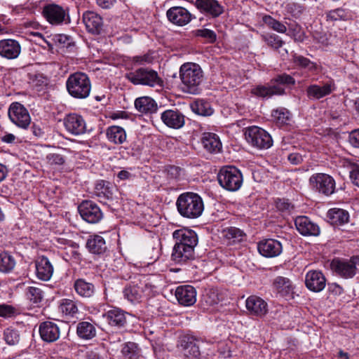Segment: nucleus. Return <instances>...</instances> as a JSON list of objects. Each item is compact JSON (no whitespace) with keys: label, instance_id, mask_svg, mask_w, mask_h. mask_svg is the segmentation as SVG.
Returning <instances> with one entry per match:
<instances>
[{"label":"nucleus","instance_id":"nucleus-51","mask_svg":"<svg viewBox=\"0 0 359 359\" xmlns=\"http://www.w3.org/2000/svg\"><path fill=\"white\" fill-rule=\"evenodd\" d=\"M4 339L9 345H15L18 343L20 336L17 330L11 328H7L4 333Z\"/></svg>","mask_w":359,"mask_h":359},{"label":"nucleus","instance_id":"nucleus-11","mask_svg":"<svg viewBox=\"0 0 359 359\" xmlns=\"http://www.w3.org/2000/svg\"><path fill=\"white\" fill-rule=\"evenodd\" d=\"M78 210L82 219L90 224H96L103 217L100 207L90 201H83L79 205Z\"/></svg>","mask_w":359,"mask_h":359},{"label":"nucleus","instance_id":"nucleus-24","mask_svg":"<svg viewBox=\"0 0 359 359\" xmlns=\"http://www.w3.org/2000/svg\"><path fill=\"white\" fill-rule=\"evenodd\" d=\"M168 20L174 25L184 26L191 20V13L182 7H172L166 13Z\"/></svg>","mask_w":359,"mask_h":359},{"label":"nucleus","instance_id":"nucleus-23","mask_svg":"<svg viewBox=\"0 0 359 359\" xmlns=\"http://www.w3.org/2000/svg\"><path fill=\"white\" fill-rule=\"evenodd\" d=\"M297 231L303 236H316L320 234L319 226L313 222L308 217L299 216L294 220Z\"/></svg>","mask_w":359,"mask_h":359},{"label":"nucleus","instance_id":"nucleus-28","mask_svg":"<svg viewBox=\"0 0 359 359\" xmlns=\"http://www.w3.org/2000/svg\"><path fill=\"white\" fill-rule=\"evenodd\" d=\"M109 325L111 326L121 327L127 322L126 313L118 308H113L103 314Z\"/></svg>","mask_w":359,"mask_h":359},{"label":"nucleus","instance_id":"nucleus-15","mask_svg":"<svg viewBox=\"0 0 359 359\" xmlns=\"http://www.w3.org/2000/svg\"><path fill=\"white\" fill-rule=\"evenodd\" d=\"M245 307L250 316L258 318L264 317L268 313V304L261 297L252 295L245 301Z\"/></svg>","mask_w":359,"mask_h":359},{"label":"nucleus","instance_id":"nucleus-49","mask_svg":"<svg viewBox=\"0 0 359 359\" xmlns=\"http://www.w3.org/2000/svg\"><path fill=\"white\" fill-rule=\"evenodd\" d=\"M263 21L267 26L278 32L285 33L287 30L286 27L283 23L273 19L270 15L264 16Z\"/></svg>","mask_w":359,"mask_h":359},{"label":"nucleus","instance_id":"nucleus-30","mask_svg":"<svg viewBox=\"0 0 359 359\" xmlns=\"http://www.w3.org/2000/svg\"><path fill=\"white\" fill-rule=\"evenodd\" d=\"M201 142L204 149L210 153H218L222 149V142L215 133H204Z\"/></svg>","mask_w":359,"mask_h":359},{"label":"nucleus","instance_id":"nucleus-36","mask_svg":"<svg viewBox=\"0 0 359 359\" xmlns=\"http://www.w3.org/2000/svg\"><path fill=\"white\" fill-rule=\"evenodd\" d=\"M327 217L334 225H342L348 222L349 214L343 209L332 208L327 212Z\"/></svg>","mask_w":359,"mask_h":359},{"label":"nucleus","instance_id":"nucleus-63","mask_svg":"<svg viewBox=\"0 0 359 359\" xmlns=\"http://www.w3.org/2000/svg\"><path fill=\"white\" fill-rule=\"evenodd\" d=\"M97 4L102 8H109L114 3L115 0H95Z\"/></svg>","mask_w":359,"mask_h":359},{"label":"nucleus","instance_id":"nucleus-6","mask_svg":"<svg viewBox=\"0 0 359 359\" xmlns=\"http://www.w3.org/2000/svg\"><path fill=\"white\" fill-rule=\"evenodd\" d=\"M217 180L224 189L229 191H238L243 184V175L234 166H225L220 169Z\"/></svg>","mask_w":359,"mask_h":359},{"label":"nucleus","instance_id":"nucleus-54","mask_svg":"<svg viewBox=\"0 0 359 359\" xmlns=\"http://www.w3.org/2000/svg\"><path fill=\"white\" fill-rule=\"evenodd\" d=\"M46 159L50 165H63L65 162V157L59 154L50 153L46 155Z\"/></svg>","mask_w":359,"mask_h":359},{"label":"nucleus","instance_id":"nucleus-31","mask_svg":"<svg viewBox=\"0 0 359 359\" xmlns=\"http://www.w3.org/2000/svg\"><path fill=\"white\" fill-rule=\"evenodd\" d=\"M196 7L212 17H217L223 12V8L216 0H196Z\"/></svg>","mask_w":359,"mask_h":359},{"label":"nucleus","instance_id":"nucleus-59","mask_svg":"<svg viewBox=\"0 0 359 359\" xmlns=\"http://www.w3.org/2000/svg\"><path fill=\"white\" fill-rule=\"evenodd\" d=\"M350 177L353 183L359 187V165L353 167L350 172Z\"/></svg>","mask_w":359,"mask_h":359},{"label":"nucleus","instance_id":"nucleus-35","mask_svg":"<svg viewBox=\"0 0 359 359\" xmlns=\"http://www.w3.org/2000/svg\"><path fill=\"white\" fill-rule=\"evenodd\" d=\"M96 333L95 326L90 322L82 321L76 325V334L82 339H92L96 336Z\"/></svg>","mask_w":359,"mask_h":359},{"label":"nucleus","instance_id":"nucleus-57","mask_svg":"<svg viewBox=\"0 0 359 359\" xmlns=\"http://www.w3.org/2000/svg\"><path fill=\"white\" fill-rule=\"evenodd\" d=\"M276 208L281 211H290L293 208L292 205L285 199H278L276 201Z\"/></svg>","mask_w":359,"mask_h":359},{"label":"nucleus","instance_id":"nucleus-3","mask_svg":"<svg viewBox=\"0 0 359 359\" xmlns=\"http://www.w3.org/2000/svg\"><path fill=\"white\" fill-rule=\"evenodd\" d=\"M180 76L184 85V91L191 94L198 93V86L203 80V71L198 65L191 62L182 65Z\"/></svg>","mask_w":359,"mask_h":359},{"label":"nucleus","instance_id":"nucleus-29","mask_svg":"<svg viewBox=\"0 0 359 359\" xmlns=\"http://www.w3.org/2000/svg\"><path fill=\"white\" fill-rule=\"evenodd\" d=\"M114 186L104 180L97 181L95 185L94 194L101 203H107L113 198Z\"/></svg>","mask_w":359,"mask_h":359},{"label":"nucleus","instance_id":"nucleus-61","mask_svg":"<svg viewBox=\"0 0 359 359\" xmlns=\"http://www.w3.org/2000/svg\"><path fill=\"white\" fill-rule=\"evenodd\" d=\"M34 81L36 82V85L46 86L48 84V79L43 74H37L35 76Z\"/></svg>","mask_w":359,"mask_h":359},{"label":"nucleus","instance_id":"nucleus-40","mask_svg":"<svg viewBox=\"0 0 359 359\" xmlns=\"http://www.w3.org/2000/svg\"><path fill=\"white\" fill-rule=\"evenodd\" d=\"M273 285L282 296H287L292 293L293 287L287 278L278 276L274 279Z\"/></svg>","mask_w":359,"mask_h":359},{"label":"nucleus","instance_id":"nucleus-48","mask_svg":"<svg viewBox=\"0 0 359 359\" xmlns=\"http://www.w3.org/2000/svg\"><path fill=\"white\" fill-rule=\"evenodd\" d=\"M27 298L35 304L40 303L43 298V291L36 287H29L27 292Z\"/></svg>","mask_w":359,"mask_h":359},{"label":"nucleus","instance_id":"nucleus-52","mask_svg":"<svg viewBox=\"0 0 359 359\" xmlns=\"http://www.w3.org/2000/svg\"><path fill=\"white\" fill-rule=\"evenodd\" d=\"M196 36H200L205 39L209 43H213L217 39V36L215 32L208 29H196L194 32Z\"/></svg>","mask_w":359,"mask_h":359},{"label":"nucleus","instance_id":"nucleus-13","mask_svg":"<svg viewBox=\"0 0 359 359\" xmlns=\"http://www.w3.org/2000/svg\"><path fill=\"white\" fill-rule=\"evenodd\" d=\"M43 16L52 25H60L63 22L66 16L65 9L55 4H48L43 7Z\"/></svg>","mask_w":359,"mask_h":359},{"label":"nucleus","instance_id":"nucleus-21","mask_svg":"<svg viewBox=\"0 0 359 359\" xmlns=\"http://www.w3.org/2000/svg\"><path fill=\"white\" fill-rule=\"evenodd\" d=\"M21 53L20 43L14 39H2L0 41V56L7 60L18 57Z\"/></svg>","mask_w":359,"mask_h":359},{"label":"nucleus","instance_id":"nucleus-46","mask_svg":"<svg viewBox=\"0 0 359 359\" xmlns=\"http://www.w3.org/2000/svg\"><path fill=\"white\" fill-rule=\"evenodd\" d=\"M351 17L350 12L344 8L332 10L327 13V20L331 21L347 20Z\"/></svg>","mask_w":359,"mask_h":359},{"label":"nucleus","instance_id":"nucleus-16","mask_svg":"<svg viewBox=\"0 0 359 359\" xmlns=\"http://www.w3.org/2000/svg\"><path fill=\"white\" fill-rule=\"evenodd\" d=\"M355 265L353 258L349 261L334 259L330 264L332 271L345 278H352L355 274Z\"/></svg>","mask_w":359,"mask_h":359},{"label":"nucleus","instance_id":"nucleus-64","mask_svg":"<svg viewBox=\"0 0 359 359\" xmlns=\"http://www.w3.org/2000/svg\"><path fill=\"white\" fill-rule=\"evenodd\" d=\"M330 290L334 293L335 294H341L343 292V289L341 287L338 285L336 283L331 284L329 286Z\"/></svg>","mask_w":359,"mask_h":359},{"label":"nucleus","instance_id":"nucleus-60","mask_svg":"<svg viewBox=\"0 0 359 359\" xmlns=\"http://www.w3.org/2000/svg\"><path fill=\"white\" fill-rule=\"evenodd\" d=\"M287 159L291 163L294 165H298L303 161L302 156L297 153H292L289 154Z\"/></svg>","mask_w":359,"mask_h":359},{"label":"nucleus","instance_id":"nucleus-39","mask_svg":"<svg viewBox=\"0 0 359 359\" xmlns=\"http://www.w3.org/2000/svg\"><path fill=\"white\" fill-rule=\"evenodd\" d=\"M59 310L67 318L74 317L79 313L77 302L69 299L60 301Z\"/></svg>","mask_w":359,"mask_h":359},{"label":"nucleus","instance_id":"nucleus-8","mask_svg":"<svg viewBox=\"0 0 359 359\" xmlns=\"http://www.w3.org/2000/svg\"><path fill=\"white\" fill-rule=\"evenodd\" d=\"M8 114L16 126L27 129L31 123V116L27 109L21 103L15 102L10 104Z\"/></svg>","mask_w":359,"mask_h":359},{"label":"nucleus","instance_id":"nucleus-56","mask_svg":"<svg viewBox=\"0 0 359 359\" xmlns=\"http://www.w3.org/2000/svg\"><path fill=\"white\" fill-rule=\"evenodd\" d=\"M274 81L276 83H278L280 84H283V85H291V84H294L295 82L294 78H292L291 76L286 74H283L277 76L274 79Z\"/></svg>","mask_w":359,"mask_h":359},{"label":"nucleus","instance_id":"nucleus-41","mask_svg":"<svg viewBox=\"0 0 359 359\" xmlns=\"http://www.w3.org/2000/svg\"><path fill=\"white\" fill-rule=\"evenodd\" d=\"M271 116L277 125L282 126L288 124L291 114L287 109L280 107L273 110Z\"/></svg>","mask_w":359,"mask_h":359},{"label":"nucleus","instance_id":"nucleus-38","mask_svg":"<svg viewBox=\"0 0 359 359\" xmlns=\"http://www.w3.org/2000/svg\"><path fill=\"white\" fill-rule=\"evenodd\" d=\"M107 137L110 142L114 144H122L126 140V133L123 128L112 126L107 129Z\"/></svg>","mask_w":359,"mask_h":359},{"label":"nucleus","instance_id":"nucleus-27","mask_svg":"<svg viewBox=\"0 0 359 359\" xmlns=\"http://www.w3.org/2000/svg\"><path fill=\"white\" fill-rule=\"evenodd\" d=\"M201 341L193 337L185 336L180 341V346L184 351V355L187 357L198 358L201 355Z\"/></svg>","mask_w":359,"mask_h":359},{"label":"nucleus","instance_id":"nucleus-33","mask_svg":"<svg viewBox=\"0 0 359 359\" xmlns=\"http://www.w3.org/2000/svg\"><path fill=\"white\" fill-rule=\"evenodd\" d=\"M74 288L76 294L83 298L91 297L95 291L94 285L86 281L83 278H79L74 281Z\"/></svg>","mask_w":359,"mask_h":359},{"label":"nucleus","instance_id":"nucleus-53","mask_svg":"<svg viewBox=\"0 0 359 359\" xmlns=\"http://www.w3.org/2000/svg\"><path fill=\"white\" fill-rule=\"evenodd\" d=\"M293 61L296 65L303 68H307L309 70H313L316 69V65L309 59L304 56L294 55Z\"/></svg>","mask_w":359,"mask_h":359},{"label":"nucleus","instance_id":"nucleus-58","mask_svg":"<svg viewBox=\"0 0 359 359\" xmlns=\"http://www.w3.org/2000/svg\"><path fill=\"white\" fill-rule=\"evenodd\" d=\"M348 141L353 147L359 148V129L354 130L350 133Z\"/></svg>","mask_w":359,"mask_h":359},{"label":"nucleus","instance_id":"nucleus-20","mask_svg":"<svg viewBox=\"0 0 359 359\" xmlns=\"http://www.w3.org/2000/svg\"><path fill=\"white\" fill-rule=\"evenodd\" d=\"M259 252L266 257H275L278 256L283 250L282 244L275 239H264L257 245Z\"/></svg>","mask_w":359,"mask_h":359},{"label":"nucleus","instance_id":"nucleus-19","mask_svg":"<svg viewBox=\"0 0 359 359\" xmlns=\"http://www.w3.org/2000/svg\"><path fill=\"white\" fill-rule=\"evenodd\" d=\"M161 118L166 126L173 129H180L185 123L184 114L177 109L164 111L161 115Z\"/></svg>","mask_w":359,"mask_h":359},{"label":"nucleus","instance_id":"nucleus-47","mask_svg":"<svg viewBox=\"0 0 359 359\" xmlns=\"http://www.w3.org/2000/svg\"><path fill=\"white\" fill-rule=\"evenodd\" d=\"M192 111L201 116H210L213 113V109L209 104L202 100L197 101L191 105Z\"/></svg>","mask_w":359,"mask_h":359},{"label":"nucleus","instance_id":"nucleus-50","mask_svg":"<svg viewBox=\"0 0 359 359\" xmlns=\"http://www.w3.org/2000/svg\"><path fill=\"white\" fill-rule=\"evenodd\" d=\"M264 41L271 47L278 49L282 47L284 42L276 34H265L262 36Z\"/></svg>","mask_w":359,"mask_h":359},{"label":"nucleus","instance_id":"nucleus-7","mask_svg":"<svg viewBox=\"0 0 359 359\" xmlns=\"http://www.w3.org/2000/svg\"><path fill=\"white\" fill-rule=\"evenodd\" d=\"M246 141L252 147L259 149H266L273 144L271 136L265 130L258 126H250L245 129Z\"/></svg>","mask_w":359,"mask_h":359},{"label":"nucleus","instance_id":"nucleus-42","mask_svg":"<svg viewBox=\"0 0 359 359\" xmlns=\"http://www.w3.org/2000/svg\"><path fill=\"white\" fill-rule=\"evenodd\" d=\"M121 354L123 359H139L137 346L134 342H126L122 345Z\"/></svg>","mask_w":359,"mask_h":359},{"label":"nucleus","instance_id":"nucleus-62","mask_svg":"<svg viewBox=\"0 0 359 359\" xmlns=\"http://www.w3.org/2000/svg\"><path fill=\"white\" fill-rule=\"evenodd\" d=\"M133 61L140 64L149 63L151 62V57L149 55L135 56L133 57Z\"/></svg>","mask_w":359,"mask_h":359},{"label":"nucleus","instance_id":"nucleus-55","mask_svg":"<svg viewBox=\"0 0 359 359\" xmlns=\"http://www.w3.org/2000/svg\"><path fill=\"white\" fill-rule=\"evenodd\" d=\"M16 310L14 307L7 304H0V316L10 318L15 314Z\"/></svg>","mask_w":359,"mask_h":359},{"label":"nucleus","instance_id":"nucleus-22","mask_svg":"<svg viewBox=\"0 0 359 359\" xmlns=\"http://www.w3.org/2000/svg\"><path fill=\"white\" fill-rule=\"evenodd\" d=\"M306 287L314 292L322 291L326 285V278L320 271H309L305 277Z\"/></svg>","mask_w":359,"mask_h":359},{"label":"nucleus","instance_id":"nucleus-18","mask_svg":"<svg viewBox=\"0 0 359 359\" xmlns=\"http://www.w3.org/2000/svg\"><path fill=\"white\" fill-rule=\"evenodd\" d=\"M66 130L75 135L83 134L86 130V122L83 117L76 114H70L64 118Z\"/></svg>","mask_w":359,"mask_h":359},{"label":"nucleus","instance_id":"nucleus-26","mask_svg":"<svg viewBox=\"0 0 359 359\" xmlns=\"http://www.w3.org/2000/svg\"><path fill=\"white\" fill-rule=\"evenodd\" d=\"M36 276L39 279L48 281L53 273V266L49 259L44 256L39 257L35 262Z\"/></svg>","mask_w":359,"mask_h":359},{"label":"nucleus","instance_id":"nucleus-4","mask_svg":"<svg viewBox=\"0 0 359 359\" xmlns=\"http://www.w3.org/2000/svg\"><path fill=\"white\" fill-rule=\"evenodd\" d=\"M69 94L77 99H85L90 95L91 83L85 73L77 72L69 76L66 81Z\"/></svg>","mask_w":359,"mask_h":359},{"label":"nucleus","instance_id":"nucleus-10","mask_svg":"<svg viewBox=\"0 0 359 359\" xmlns=\"http://www.w3.org/2000/svg\"><path fill=\"white\" fill-rule=\"evenodd\" d=\"M309 184L313 189L325 196H330L334 193L335 182L334 179L324 173H316L309 178Z\"/></svg>","mask_w":359,"mask_h":359},{"label":"nucleus","instance_id":"nucleus-25","mask_svg":"<svg viewBox=\"0 0 359 359\" xmlns=\"http://www.w3.org/2000/svg\"><path fill=\"white\" fill-rule=\"evenodd\" d=\"M39 334L44 341L53 342L59 339L60 331L56 323L45 321L39 325Z\"/></svg>","mask_w":359,"mask_h":359},{"label":"nucleus","instance_id":"nucleus-5","mask_svg":"<svg viewBox=\"0 0 359 359\" xmlns=\"http://www.w3.org/2000/svg\"><path fill=\"white\" fill-rule=\"evenodd\" d=\"M128 79L134 85H143L154 87L163 85L162 79L158 76V73L150 68H138L133 72L126 74Z\"/></svg>","mask_w":359,"mask_h":359},{"label":"nucleus","instance_id":"nucleus-45","mask_svg":"<svg viewBox=\"0 0 359 359\" xmlns=\"http://www.w3.org/2000/svg\"><path fill=\"white\" fill-rule=\"evenodd\" d=\"M222 300V297L218 290L210 288L205 292L203 295V301L208 306L217 304Z\"/></svg>","mask_w":359,"mask_h":359},{"label":"nucleus","instance_id":"nucleus-12","mask_svg":"<svg viewBox=\"0 0 359 359\" xmlns=\"http://www.w3.org/2000/svg\"><path fill=\"white\" fill-rule=\"evenodd\" d=\"M83 22L87 31L93 34H100L104 29L102 18L94 11H87L83 14Z\"/></svg>","mask_w":359,"mask_h":359},{"label":"nucleus","instance_id":"nucleus-17","mask_svg":"<svg viewBox=\"0 0 359 359\" xmlns=\"http://www.w3.org/2000/svg\"><path fill=\"white\" fill-rule=\"evenodd\" d=\"M175 295L179 304L184 306H192L196 302V290L189 285L178 286Z\"/></svg>","mask_w":359,"mask_h":359},{"label":"nucleus","instance_id":"nucleus-37","mask_svg":"<svg viewBox=\"0 0 359 359\" xmlns=\"http://www.w3.org/2000/svg\"><path fill=\"white\" fill-rule=\"evenodd\" d=\"M135 106L136 109L141 113H152L157 108L156 102L152 98L146 96L137 98L135 101Z\"/></svg>","mask_w":359,"mask_h":359},{"label":"nucleus","instance_id":"nucleus-43","mask_svg":"<svg viewBox=\"0 0 359 359\" xmlns=\"http://www.w3.org/2000/svg\"><path fill=\"white\" fill-rule=\"evenodd\" d=\"M222 234L224 238L231 243L241 242L245 236L241 229L233 226L223 229Z\"/></svg>","mask_w":359,"mask_h":359},{"label":"nucleus","instance_id":"nucleus-32","mask_svg":"<svg viewBox=\"0 0 359 359\" xmlns=\"http://www.w3.org/2000/svg\"><path fill=\"white\" fill-rule=\"evenodd\" d=\"M86 248L93 254L100 255L107 250L105 240L100 235L90 236L86 242Z\"/></svg>","mask_w":359,"mask_h":359},{"label":"nucleus","instance_id":"nucleus-44","mask_svg":"<svg viewBox=\"0 0 359 359\" xmlns=\"http://www.w3.org/2000/svg\"><path fill=\"white\" fill-rule=\"evenodd\" d=\"M15 266V260L7 252L0 254V271L3 273L11 272Z\"/></svg>","mask_w":359,"mask_h":359},{"label":"nucleus","instance_id":"nucleus-34","mask_svg":"<svg viewBox=\"0 0 359 359\" xmlns=\"http://www.w3.org/2000/svg\"><path fill=\"white\" fill-rule=\"evenodd\" d=\"M255 95L263 98L270 97L273 95H282L284 89L277 86H257L251 90Z\"/></svg>","mask_w":359,"mask_h":359},{"label":"nucleus","instance_id":"nucleus-1","mask_svg":"<svg viewBox=\"0 0 359 359\" xmlns=\"http://www.w3.org/2000/svg\"><path fill=\"white\" fill-rule=\"evenodd\" d=\"M175 245L172 252V259L175 262L182 263L193 259L194 249L198 244V236L193 230L180 229L172 233Z\"/></svg>","mask_w":359,"mask_h":359},{"label":"nucleus","instance_id":"nucleus-2","mask_svg":"<svg viewBox=\"0 0 359 359\" xmlns=\"http://www.w3.org/2000/svg\"><path fill=\"white\" fill-rule=\"evenodd\" d=\"M178 212L187 219L199 217L204 210L202 198L196 193L185 192L180 194L176 201Z\"/></svg>","mask_w":359,"mask_h":359},{"label":"nucleus","instance_id":"nucleus-9","mask_svg":"<svg viewBox=\"0 0 359 359\" xmlns=\"http://www.w3.org/2000/svg\"><path fill=\"white\" fill-rule=\"evenodd\" d=\"M154 285L147 280H140L139 284L126 286L123 291V296L130 302H140L144 296L150 295Z\"/></svg>","mask_w":359,"mask_h":359},{"label":"nucleus","instance_id":"nucleus-14","mask_svg":"<svg viewBox=\"0 0 359 359\" xmlns=\"http://www.w3.org/2000/svg\"><path fill=\"white\" fill-rule=\"evenodd\" d=\"M335 89L333 81H329L323 83L322 85L312 84L306 89V94L309 100H320L327 95H330Z\"/></svg>","mask_w":359,"mask_h":359}]
</instances>
